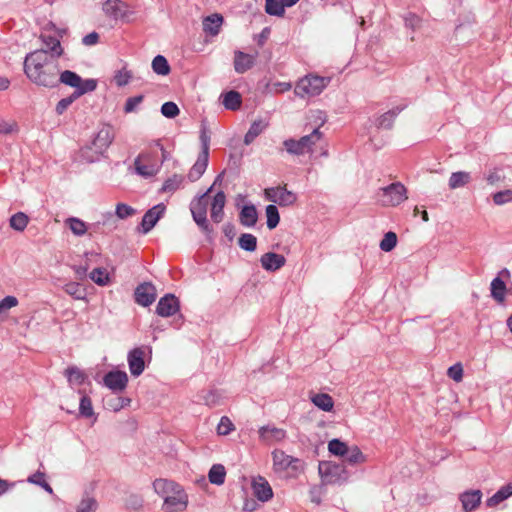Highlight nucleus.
<instances>
[{
    "instance_id": "f257e3e1",
    "label": "nucleus",
    "mask_w": 512,
    "mask_h": 512,
    "mask_svg": "<svg viewBox=\"0 0 512 512\" xmlns=\"http://www.w3.org/2000/svg\"><path fill=\"white\" fill-rule=\"evenodd\" d=\"M27 78L38 86L54 88L58 85V61L47 54V50L28 53L23 63Z\"/></svg>"
},
{
    "instance_id": "f03ea898",
    "label": "nucleus",
    "mask_w": 512,
    "mask_h": 512,
    "mask_svg": "<svg viewBox=\"0 0 512 512\" xmlns=\"http://www.w3.org/2000/svg\"><path fill=\"white\" fill-rule=\"evenodd\" d=\"M222 175L223 172L216 177L214 184L204 194L193 199L190 203V211L193 220L207 235L213 232V229L207 220V208L209 204L208 194L212 191L213 186L222 180Z\"/></svg>"
},
{
    "instance_id": "7ed1b4c3",
    "label": "nucleus",
    "mask_w": 512,
    "mask_h": 512,
    "mask_svg": "<svg viewBox=\"0 0 512 512\" xmlns=\"http://www.w3.org/2000/svg\"><path fill=\"white\" fill-rule=\"evenodd\" d=\"M330 82V78L309 75L300 79L294 89L297 96L301 98L319 95Z\"/></svg>"
},
{
    "instance_id": "20e7f679",
    "label": "nucleus",
    "mask_w": 512,
    "mask_h": 512,
    "mask_svg": "<svg viewBox=\"0 0 512 512\" xmlns=\"http://www.w3.org/2000/svg\"><path fill=\"white\" fill-rule=\"evenodd\" d=\"M322 137V133L319 128H315L310 134L301 137L299 140L287 139L284 141V146L288 153L293 155H303L312 150V146L315 145Z\"/></svg>"
},
{
    "instance_id": "39448f33",
    "label": "nucleus",
    "mask_w": 512,
    "mask_h": 512,
    "mask_svg": "<svg viewBox=\"0 0 512 512\" xmlns=\"http://www.w3.org/2000/svg\"><path fill=\"white\" fill-rule=\"evenodd\" d=\"M273 468L276 472L291 471L297 474L303 469V461L299 458L287 455L283 450L275 449L272 452Z\"/></svg>"
},
{
    "instance_id": "423d86ee",
    "label": "nucleus",
    "mask_w": 512,
    "mask_h": 512,
    "mask_svg": "<svg viewBox=\"0 0 512 512\" xmlns=\"http://www.w3.org/2000/svg\"><path fill=\"white\" fill-rule=\"evenodd\" d=\"M319 471L328 483L342 484L349 479V472L343 464L325 463Z\"/></svg>"
},
{
    "instance_id": "0eeeda50",
    "label": "nucleus",
    "mask_w": 512,
    "mask_h": 512,
    "mask_svg": "<svg viewBox=\"0 0 512 512\" xmlns=\"http://www.w3.org/2000/svg\"><path fill=\"white\" fill-rule=\"evenodd\" d=\"M157 297V289L152 282L140 283L134 290L135 302L143 307L150 306Z\"/></svg>"
},
{
    "instance_id": "6e6552de",
    "label": "nucleus",
    "mask_w": 512,
    "mask_h": 512,
    "mask_svg": "<svg viewBox=\"0 0 512 512\" xmlns=\"http://www.w3.org/2000/svg\"><path fill=\"white\" fill-rule=\"evenodd\" d=\"M188 505V495L181 488L174 491L171 495L167 496L163 503L164 512H182L186 510Z\"/></svg>"
},
{
    "instance_id": "1a4fd4ad",
    "label": "nucleus",
    "mask_w": 512,
    "mask_h": 512,
    "mask_svg": "<svg viewBox=\"0 0 512 512\" xmlns=\"http://www.w3.org/2000/svg\"><path fill=\"white\" fill-rule=\"evenodd\" d=\"M103 384L113 392H122L128 384V375L121 370H112L103 377Z\"/></svg>"
},
{
    "instance_id": "9d476101",
    "label": "nucleus",
    "mask_w": 512,
    "mask_h": 512,
    "mask_svg": "<svg viewBox=\"0 0 512 512\" xmlns=\"http://www.w3.org/2000/svg\"><path fill=\"white\" fill-rule=\"evenodd\" d=\"M407 198V189L401 182L386 185V206L396 207Z\"/></svg>"
},
{
    "instance_id": "9b49d317",
    "label": "nucleus",
    "mask_w": 512,
    "mask_h": 512,
    "mask_svg": "<svg viewBox=\"0 0 512 512\" xmlns=\"http://www.w3.org/2000/svg\"><path fill=\"white\" fill-rule=\"evenodd\" d=\"M180 309L179 299L171 293L165 294L160 298L156 306V313L161 317H170L175 315Z\"/></svg>"
},
{
    "instance_id": "f8f14e48",
    "label": "nucleus",
    "mask_w": 512,
    "mask_h": 512,
    "mask_svg": "<svg viewBox=\"0 0 512 512\" xmlns=\"http://www.w3.org/2000/svg\"><path fill=\"white\" fill-rule=\"evenodd\" d=\"M165 205L160 203L149 209L143 216L141 221L142 233L147 234L156 225L158 220L165 212Z\"/></svg>"
},
{
    "instance_id": "ddd939ff",
    "label": "nucleus",
    "mask_w": 512,
    "mask_h": 512,
    "mask_svg": "<svg viewBox=\"0 0 512 512\" xmlns=\"http://www.w3.org/2000/svg\"><path fill=\"white\" fill-rule=\"evenodd\" d=\"M258 433L260 440L267 445L281 442L286 438V431L284 429L270 425L260 427Z\"/></svg>"
},
{
    "instance_id": "4468645a",
    "label": "nucleus",
    "mask_w": 512,
    "mask_h": 512,
    "mask_svg": "<svg viewBox=\"0 0 512 512\" xmlns=\"http://www.w3.org/2000/svg\"><path fill=\"white\" fill-rule=\"evenodd\" d=\"M114 130L110 125H104L92 140V144L99 149V152H104L108 149L114 139Z\"/></svg>"
},
{
    "instance_id": "2eb2a0df",
    "label": "nucleus",
    "mask_w": 512,
    "mask_h": 512,
    "mask_svg": "<svg viewBox=\"0 0 512 512\" xmlns=\"http://www.w3.org/2000/svg\"><path fill=\"white\" fill-rule=\"evenodd\" d=\"M128 365L133 376L138 377L145 369L144 351L141 348H134L128 353Z\"/></svg>"
},
{
    "instance_id": "dca6fc26",
    "label": "nucleus",
    "mask_w": 512,
    "mask_h": 512,
    "mask_svg": "<svg viewBox=\"0 0 512 512\" xmlns=\"http://www.w3.org/2000/svg\"><path fill=\"white\" fill-rule=\"evenodd\" d=\"M252 489L255 497L261 502H266L273 497V490L269 482L262 476L253 480Z\"/></svg>"
},
{
    "instance_id": "f3484780",
    "label": "nucleus",
    "mask_w": 512,
    "mask_h": 512,
    "mask_svg": "<svg viewBox=\"0 0 512 512\" xmlns=\"http://www.w3.org/2000/svg\"><path fill=\"white\" fill-rule=\"evenodd\" d=\"M260 263L266 271L275 272L285 265L286 258L281 254L267 252L261 256Z\"/></svg>"
},
{
    "instance_id": "a211bd4d",
    "label": "nucleus",
    "mask_w": 512,
    "mask_h": 512,
    "mask_svg": "<svg viewBox=\"0 0 512 512\" xmlns=\"http://www.w3.org/2000/svg\"><path fill=\"white\" fill-rule=\"evenodd\" d=\"M482 492L478 489L468 490L460 494L459 500L465 512L475 510L481 503Z\"/></svg>"
},
{
    "instance_id": "6ab92c4d",
    "label": "nucleus",
    "mask_w": 512,
    "mask_h": 512,
    "mask_svg": "<svg viewBox=\"0 0 512 512\" xmlns=\"http://www.w3.org/2000/svg\"><path fill=\"white\" fill-rule=\"evenodd\" d=\"M256 56L244 53L240 50L234 52V69L238 74H243L255 64Z\"/></svg>"
},
{
    "instance_id": "aec40b11",
    "label": "nucleus",
    "mask_w": 512,
    "mask_h": 512,
    "mask_svg": "<svg viewBox=\"0 0 512 512\" xmlns=\"http://www.w3.org/2000/svg\"><path fill=\"white\" fill-rule=\"evenodd\" d=\"M226 203V196L223 191H218L214 197L213 201L211 203V219L215 223H219L222 221L224 217V206Z\"/></svg>"
},
{
    "instance_id": "412c9836",
    "label": "nucleus",
    "mask_w": 512,
    "mask_h": 512,
    "mask_svg": "<svg viewBox=\"0 0 512 512\" xmlns=\"http://www.w3.org/2000/svg\"><path fill=\"white\" fill-rule=\"evenodd\" d=\"M209 154L199 153L198 158L187 175L190 182H195L201 178L207 169Z\"/></svg>"
},
{
    "instance_id": "4be33fe9",
    "label": "nucleus",
    "mask_w": 512,
    "mask_h": 512,
    "mask_svg": "<svg viewBox=\"0 0 512 512\" xmlns=\"http://www.w3.org/2000/svg\"><path fill=\"white\" fill-rule=\"evenodd\" d=\"M45 45L47 54L53 56L54 59H58L63 54V48L61 47L60 39L55 36L46 35L42 33L39 37Z\"/></svg>"
},
{
    "instance_id": "5701e85b",
    "label": "nucleus",
    "mask_w": 512,
    "mask_h": 512,
    "mask_svg": "<svg viewBox=\"0 0 512 512\" xmlns=\"http://www.w3.org/2000/svg\"><path fill=\"white\" fill-rule=\"evenodd\" d=\"M222 23V15L218 13L211 14L203 19V31L210 36H216L220 32Z\"/></svg>"
},
{
    "instance_id": "b1692460",
    "label": "nucleus",
    "mask_w": 512,
    "mask_h": 512,
    "mask_svg": "<svg viewBox=\"0 0 512 512\" xmlns=\"http://www.w3.org/2000/svg\"><path fill=\"white\" fill-rule=\"evenodd\" d=\"M180 485L167 479H156L153 482L154 491L165 500L174 491H178Z\"/></svg>"
},
{
    "instance_id": "393cba45",
    "label": "nucleus",
    "mask_w": 512,
    "mask_h": 512,
    "mask_svg": "<svg viewBox=\"0 0 512 512\" xmlns=\"http://www.w3.org/2000/svg\"><path fill=\"white\" fill-rule=\"evenodd\" d=\"M258 213L253 204L244 205L239 213V221L245 227H253L257 223Z\"/></svg>"
},
{
    "instance_id": "a878e982",
    "label": "nucleus",
    "mask_w": 512,
    "mask_h": 512,
    "mask_svg": "<svg viewBox=\"0 0 512 512\" xmlns=\"http://www.w3.org/2000/svg\"><path fill=\"white\" fill-rule=\"evenodd\" d=\"M512 496V482L502 486L493 496L487 499L488 507H495L507 498Z\"/></svg>"
},
{
    "instance_id": "bb28decb",
    "label": "nucleus",
    "mask_w": 512,
    "mask_h": 512,
    "mask_svg": "<svg viewBox=\"0 0 512 512\" xmlns=\"http://www.w3.org/2000/svg\"><path fill=\"white\" fill-rule=\"evenodd\" d=\"M312 403L319 409L330 412L334 407L333 398L327 393H316L310 397Z\"/></svg>"
},
{
    "instance_id": "cd10ccee",
    "label": "nucleus",
    "mask_w": 512,
    "mask_h": 512,
    "mask_svg": "<svg viewBox=\"0 0 512 512\" xmlns=\"http://www.w3.org/2000/svg\"><path fill=\"white\" fill-rule=\"evenodd\" d=\"M102 155L103 153L99 152V149H97V147H95L92 142L79 150L80 160L85 161L86 163L96 162Z\"/></svg>"
},
{
    "instance_id": "c85d7f7f",
    "label": "nucleus",
    "mask_w": 512,
    "mask_h": 512,
    "mask_svg": "<svg viewBox=\"0 0 512 512\" xmlns=\"http://www.w3.org/2000/svg\"><path fill=\"white\" fill-rule=\"evenodd\" d=\"M222 104L228 110L236 111L240 108L242 103V98L239 92L235 90H231L222 94Z\"/></svg>"
},
{
    "instance_id": "c756f323",
    "label": "nucleus",
    "mask_w": 512,
    "mask_h": 512,
    "mask_svg": "<svg viewBox=\"0 0 512 512\" xmlns=\"http://www.w3.org/2000/svg\"><path fill=\"white\" fill-rule=\"evenodd\" d=\"M506 284L500 278L496 277L491 282V296L498 302L503 303L505 300Z\"/></svg>"
},
{
    "instance_id": "7c9ffc66",
    "label": "nucleus",
    "mask_w": 512,
    "mask_h": 512,
    "mask_svg": "<svg viewBox=\"0 0 512 512\" xmlns=\"http://www.w3.org/2000/svg\"><path fill=\"white\" fill-rule=\"evenodd\" d=\"M470 180H471L470 173L465 172V171L454 172L451 174V176L449 178L448 185H449L450 189L454 190V189L465 186L466 184H468L470 182Z\"/></svg>"
},
{
    "instance_id": "2f4dec72",
    "label": "nucleus",
    "mask_w": 512,
    "mask_h": 512,
    "mask_svg": "<svg viewBox=\"0 0 512 512\" xmlns=\"http://www.w3.org/2000/svg\"><path fill=\"white\" fill-rule=\"evenodd\" d=\"M64 374L70 385H82L86 380V374L76 366L68 367Z\"/></svg>"
},
{
    "instance_id": "473e14b6",
    "label": "nucleus",
    "mask_w": 512,
    "mask_h": 512,
    "mask_svg": "<svg viewBox=\"0 0 512 512\" xmlns=\"http://www.w3.org/2000/svg\"><path fill=\"white\" fill-rule=\"evenodd\" d=\"M343 462L350 465H356L365 461V456L358 446L354 445L347 448V453L342 457Z\"/></svg>"
},
{
    "instance_id": "72a5a7b5",
    "label": "nucleus",
    "mask_w": 512,
    "mask_h": 512,
    "mask_svg": "<svg viewBox=\"0 0 512 512\" xmlns=\"http://www.w3.org/2000/svg\"><path fill=\"white\" fill-rule=\"evenodd\" d=\"M58 75V84H65L74 88L75 90L77 89L78 85L81 84V77L74 71L65 70Z\"/></svg>"
},
{
    "instance_id": "f704fd0d",
    "label": "nucleus",
    "mask_w": 512,
    "mask_h": 512,
    "mask_svg": "<svg viewBox=\"0 0 512 512\" xmlns=\"http://www.w3.org/2000/svg\"><path fill=\"white\" fill-rule=\"evenodd\" d=\"M226 470L222 464H214L208 473L210 483L222 485L225 482Z\"/></svg>"
},
{
    "instance_id": "c9c22d12",
    "label": "nucleus",
    "mask_w": 512,
    "mask_h": 512,
    "mask_svg": "<svg viewBox=\"0 0 512 512\" xmlns=\"http://www.w3.org/2000/svg\"><path fill=\"white\" fill-rule=\"evenodd\" d=\"M278 197L274 200V203H277L280 206H290L294 204L297 200V196L292 191L286 189V187L279 186Z\"/></svg>"
},
{
    "instance_id": "e433bc0d",
    "label": "nucleus",
    "mask_w": 512,
    "mask_h": 512,
    "mask_svg": "<svg viewBox=\"0 0 512 512\" xmlns=\"http://www.w3.org/2000/svg\"><path fill=\"white\" fill-rule=\"evenodd\" d=\"M266 124L262 120L254 121L244 136V143L250 145L265 129Z\"/></svg>"
},
{
    "instance_id": "4c0bfd02",
    "label": "nucleus",
    "mask_w": 512,
    "mask_h": 512,
    "mask_svg": "<svg viewBox=\"0 0 512 512\" xmlns=\"http://www.w3.org/2000/svg\"><path fill=\"white\" fill-rule=\"evenodd\" d=\"M143 157H144V155L140 154L134 161L136 173L145 178L154 176L157 173V169L155 168L154 165L142 164L141 160Z\"/></svg>"
},
{
    "instance_id": "58836bf2",
    "label": "nucleus",
    "mask_w": 512,
    "mask_h": 512,
    "mask_svg": "<svg viewBox=\"0 0 512 512\" xmlns=\"http://www.w3.org/2000/svg\"><path fill=\"white\" fill-rule=\"evenodd\" d=\"M63 290L76 300L86 299V289L77 282H69L63 286Z\"/></svg>"
},
{
    "instance_id": "ea45409f",
    "label": "nucleus",
    "mask_w": 512,
    "mask_h": 512,
    "mask_svg": "<svg viewBox=\"0 0 512 512\" xmlns=\"http://www.w3.org/2000/svg\"><path fill=\"white\" fill-rule=\"evenodd\" d=\"M29 222V217L23 212H17L10 217V227L18 232L25 230Z\"/></svg>"
},
{
    "instance_id": "a19ab883",
    "label": "nucleus",
    "mask_w": 512,
    "mask_h": 512,
    "mask_svg": "<svg viewBox=\"0 0 512 512\" xmlns=\"http://www.w3.org/2000/svg\"><path fill=\"white\" fill-rule=\"evenodd\" d=\"M184 177L179 174H174L168 179H166L160 189L162 193H173L175 192L182 184Z\"/></svg>"
},
{
    "instance_id": "79ce46f5",
    "label": "nucleus",
    "mask_w": 512,
    "mask_h": 512,
    "mask_svg": "<svg viewBox=\"0 0 512 512\" xmlns=\"http://www.w3.org/2000/svg\"><path fill=\"white\" fill-rule=\"evenodd\" d=\"M153 71L161 76H166L170 73V65L167 59L162 55H157L152 60Z\"/></svg>"
},
{
    "instance_id": "37998d69",
    "label": "nucleus",
    "mask_w": 512,
    "mask_h": 512,
    "mask_svg": "<svg viewBox=\"0 0 512 512\" xmlns=\"http://www.w3.org/2000/svg\"><path fill=\"white\" fill-rule=\"evenodd\" d=\"M266 217H267V227L272 230L276 228L280 222V215L278 208L274 204H269L265 209Z\"/></svg>"
},
{
    "instance_id": "c03bdc74",
    "label": "nucleus",
    "mask_w": 512,
    "mask_h": 512,
    "mask_svg": "<svg viewBox=\"0 0 512 512\" xmlns=\"http://www.w3.org/2000/svg\"><path fill=\"white\" fill-rule=\"evenodd\" d=\"M265 12L271 16L282 17L285 14V7L281 0H266Z\"/></svg>"
},
{
    "instance_id": "a18cd8bd",
    "label": "nucleus",
    "mask_w": 512,
    "mask_h": 512,
    "mask_svg": "<svg viewBox=\"0 0 512 512\" xmlns=\"http://www.w3.org/2000/svg\"><path fill=\"white\" fill-rule=\"evenodd\" d=\"M238 244L241 249L253 252L257 248V238L253 234L243 233L238 240Z\"/></svg>"
},
{
    "instance_id": "49530a36",
    "label": "nucleus",
    "mask_w": 512,
    "mask_h": 512,
    "mask_svg": "<svg viewBox=\"0 0 512 512\" xmlns=\"http://www.w3.org/2000/svg\"><path fill=\"white\" fill-rule=\"evenodd\" d=\"M90 279L97 285L105 286L108 284L110 278L109 273L105 268H95L89 274Z\"/></svg>"
},
{
    "instance_id": "de8ad7c7",
    "label": "nucleus",
    "mask_w": 512,
    "mask_h": 512,
    "mask_svg": "<svg viewBox=\"0 0 512 512\" xmlns=\"http://www.w3.org/2000/svg\"><path fill=\"white\" fill-rule=\"evenodd\" d=\"M97 88V80L95 79H85L81 78V84L78 85L77 89L73 91L74 96L80 98L82 95L92 92Z\"/></svg>"
},
{
    "instance_id": "09e8293b",
    "label": "nucleus",
    "mask_w": 512,
    "mask_h": 512,
    "mask_svg": "<svg viewBox=\"0 0 512 512\" xmlns=\"http://www.w3.org/2000/svg\"><path fill=\"white\" fill-rule=\"evenodd\" d=\"M66 223L68 224L70 230L76 236H83L87 232V226L84 221L79 218L71 217L68 218Z\"/></svg>"
},
{
    "instance_id": "8fccbe9b",
    "label": "nucleus",
    "mask_w": 512,
    "mask_h": 512,
    "mask_svg": "<svg viewBox=\"0 0 512 512\" xmlns=\"http://www.w3.org/2000/svg\"><path fill=\"white\" fill-rule=\"evenodd\" d=\"M348 447L349 446L345 442H343L337 438L332 439L328 443L329 452L335 456L343 457L345 455V453H347Z\"/></svg>"
},
{
    "instance_id": "3c124183",
    "label": "nucleus",
    "mask_w": 512,
    "mask_h": 512,
    "mask_svg": "<svg viewBox=\"0 0 512 512\" xmlns=\"http://www.w3.org/2000/svg\"><path fill=\"white\" fill-rule=\"evenodd\" d=\"M79 414L85 418H90L94 415L92 401L87 395H83L80 399Z\"/></svg>"
},
{
    "instance_id": "603ef678",
    "label": "nucleus",
    "mask_w": 512,
    "mask_h": 512,
    "mask_svg": "<svg viewBox=\"0 0 512 512\" xmlns=\"http://www.w3.org/2000/svg\"><path fill=\"white\" fill-rule=\"evenodd\" d=\"M120 0H107L103 5V11L106 15L117 18L121 14Z\"/></svg>"
},
{
    "instance_id": "864d4df0",
    "label": "nucleus",
    "mask_w": 512,
    "mask_h": 512,
    "mask_svg": "<svg viewBox=\"0 0 512 512\" xmlns=\"http://www.w3.org/2000/svg\"><path fill=\"white\" fill-rule=\"evenodd\" d=\"M161 113L164 117L172 119L179 115L180 110L174 102L168 101L162 104Z\"/></svg>"
},
{
    "instance_id": "5fc2aeb1",
    "label": "nucleus",
    "mask_w": 512,
    "mask_h": 512,
    "mask_svg": "<svg viewBox=\"0 0 512 512\" xmlns=\"http://www.w3.org/2000/svg\"><path fill=\"white\" fill-rule=\"evenodd\" d=\"M96 509L97 501L93 497H86L80 501L77 512H95Z\"/></svg>"
},
{
    "instance_id": "6e6d98bb",
    "label": "nucleus",
    "mask_w": 512,
    "mask_h": 512,
    "mask_svg": "<svg viewBox=\"0 0 512 512\" xmlns=\"http://www.w3.org/2000/svg\"><path fill=\"white\" fill-rule=\"evenodd\" d=\"M493 201L496 205H504L512 201V190L507 189L493 194Z\"/></svg>"
},
{
    "instance_id": "4d7b16f0",
    "label": "nucleus",
    "mask_w": 512,
    "mask_h": 512,
    "mask_svg": "<svg viewBox=\"0 0 512 512\" xmlns=\"http://www.w3.org/2000/svg\"><path fill=\"white\" fill-rule=\"evenodd\" d=\"M78 98L72 92L68 97L62 98L56 105L55 111L58 115H62L67 108Z\"/></svg>"
},
{
    "instance_id": "13d9d810",
    "label": "nucleus",
    "mask_w": 512,
    "mask_h": 512,
    "mask_svg": "<svg viewBox=\"0 0 512 512\" xmlns=\"http://www.w3.org/2000/svg\"><path fill=\"white\" fill-rule=\"evenodd\" d=\"M234 429V425L227 416H223L217 426L219 435H228Z\"/></svg>"
},
{
    "instance_id": "bf43d9fd",
    "label": "nucleus",
    "mask_w": 512,
    "mask_h": 512,
    "mask_svg": "<svg viewBox=\"0 0 512 512\" xmlns=\"http://www.w3.org/2000/svg\"><path fill=\"white\" fill-rule=\"evenodd\" d=\"M144 100L143 95H137L133 97H129L124 105V112L125 113H132L136 110V107L141 104Z\"/></svg>"
},
{
    "instance_id": "052dcab7",
    "label": "nucleus",
    "mask_w": 512,
    "mask_h": 512,
    "mask_svg": "<svg viewBox=\"0 0 512 512\" xmlns=\"http://www.w3.org/2000/svg\"><path fill=\"white\" fill-rule=\"evenodd\" d=\"M131 78H132L131 72L127 71L126 69L117 71L114 76L115 83L119 87L127 85Z\"/></svg>"
},
{
    "instance_id": "680f3d73",
    "label": "nucleus",
    "mask_w": 512,
    "mask_h": 512,
    "mask_svg": "<svg viewBox=\"0 0 512 512\" xmlns=\"http://www.w3.org/2000/svg\"><path fill=\"white\" fill-rule=\"evenodd\" d=\"M407 107L406 103H401L390 110L386 111V129L391 128V121L393 118H395L401 111H403Z\"/></svg>"
},
{
    "instance_id": "e2e57ef3",
    "label": "nucleus",
    "mask_w": 512,
    "mask_h": 512,
    "mask_svg": "<svg viewBox=\"0 0 512 512\" xmlns=\"http://www.w3.org/2000/svg\"><path fill=\"white\" fill-rule=\"evenodd\" d=\"M135 213V209H133L131 206L124 204V203H118L116 205V211L115 214L120 219H125L129 216H132Z\"/></svg>"
},
{
    "instance_id": "0e129e2a",
    "label": "nucleus",
    "mask_w": 512,
    "mask_h": 512,
    "mask_svg": "<svg viewBox=\"0 0 512 512\" xmlns=\"http://www.w3.org/2000/svg\"><path fill=\"white\" fill-rule=\"evenodd\" d=\"M18 305V299L15 296H6L0 301V315L6 313L9 309Z\"/></svg>"
},
{
    "instance_id": "69168bd1",
    "label": "nucleus",
    "mask_w": 512,
    "mask_h": 512,
    "mask_svg": "<svg viewBox=\"0 0 512 512\" xmlns=\"http://www.w3.org/2000/svg\"><path fill=\"white\" fill-rule=\"evenodd\" d=\"M447 375L456 382H460L463 378V367L460 363H456L448 368Z\"/></svg>"
},
{
    "instance_id": "338daca9",
    "label": "nucleus",
    "mask_w": 512,
    "mask_h": 512,
    "mask_svg": "<svg viewBox=\"0 0 512 512\" xmlns=\"http://www.w3.org/2000/svg\"><path fill=\"white\" fill-rule=\"evenodd\" d=\"M404 22L406 27L411 28L413 31H415L420 27L422 20L416 14L408 13L404 17Z\"/></svg>"
},
{
    "instance_id": "774afa93",
    "label": "nucleus",
    "mask_w": 512,
    "mask_h": 512,
    "mask_svg": "<svg viewBox=\"0 0 512 512\" xmlns=\"http://www.w3.org/2000/svg\"><path fill=\"white\" fill-rule=\"evenodd\" d=\"M99 42V34L95 31L87 34L82 38V44L85 46H92Z\"/></svg>"
}]
</instances>
